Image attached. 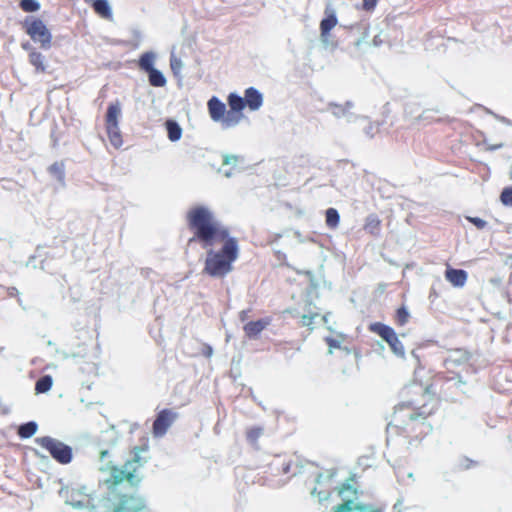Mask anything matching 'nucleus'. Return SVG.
<instances>
[{
    "label": "nucleus",
    "instance_id": "obj_1",
    "mask_svg": "<svg viewBox=\"0 0 512 512\" xmlns=\"http://www.w3.org/2000/svg\"><path fill=\"white\" fill-rule=\"evenodd\" d=\"M185 218L192 233L188 244L198 243L203 249H207L203 274L212 278H225L233 271V265L239 257L238 239L230 235L229 229L206 206L190 208Z\"/></svg>",
    "mask_w": 512,
    "mask_h": 512
},
{
    "label": "nucleus",
    "instance_id": "obj_2",
    "mask_svg": "<svg viewBox=\"0 0 512 512\" xmlns=\"http://www.w3.org/2000/svg\"><path fill=\"white\" fill-rule=\"evenodd\" d=\"M445 377L437 375L433 384L429 385L418 402H402L395 406L386 431L390 439L402 437L410 446H417L433 431L429 419L439 409V399L430 392L434 386L442 383Z\"/></svg>",
    "mask_w": 512,
    "mask_h": 512
},
{
    "label": "nucleus",
    "instance_id": "obj_3",
    "mask_svg": "<svg viewBox=\"0 0 512 512\" xmlns=\"http://www.w3.org/2000/svg\"><path fill=\"white\" fill-rule=\"evenodd\" d=\"M149 449L147 443L135 446L132 451V458L127 460L123 468L117 466L110 467V476L105 480V485L109 493L116 494L118 487L127 481L131 486H137L140 483V478L136 475L137 470L147 462V458L142 454L146 453Z\"/></svg>",
    "mask_w": 512,
    "mask_h": 512
},
{
    "label": "nucleus",
    "instance_id": "obj_4",
    "mask_svg": "<svg viewBox=\"0 0 512 512\" xmlns=\"http://www.w3.org/2000/svg\"><path fill=\"white\" fill-rule=\"evenodd\" d=\"M22 28L25 33L35 43H39L40 47L44 50H48L52 46V33L38 17H26L22 22Z\"/></svg>",
    "mask_w": 512,
    "mask_h": 512
},
{
    "label": "nucleus",
    "instance_id": "obj_5",
    "mask_svg": "<svg viewBox=\"0 0 512 512\" xmlns=\"http://www.w3.org/2000/svg\"><path fill=\"white\" fill-rule=\"evenodd\" d=\"M35 442L49 452L58 463L65 465L71 462L73 457L72 448L67 444L50 436L38 437Z\"/></svg>",
    "mask_w": 512,
    "mask_h": 512
},
{
    "label": "nucleus",
    "instance_id": "obj_6",
    "mask_svg": "<svg viewBox=\"0 0 512 512\" xmlns=\"http://www.w3.org/2000/svg\"><path fill=\"white\" fill-rule=\"evenodd\" d=\"M120 114V105L118 102H116L108 106L105 117V126L108 139L111 145L116 149L120 148L123 144L122 135L118 126V119Z\"/></svg>",
    "mask_w": 512,
    "mask_h": 512
},
{
    "label": "nucleus",
    "instance_id": "obj_7",
    "mask_svg": "<svg viewBox=\"0 0 512 512\" xmlns=\"http://www.w3.org/2000/svg\"><path fill=\"white\" fill-rule=\"evenodd\" d=\"M155 54L153 52L143 53L138 60L140 70L148 74L149 84L153 87H164L167 83L161 71L154 68Z\"/></svg>",
    "mask_w": 512,
    "mask_h": 512
},
{
    "label": "nucleus",
    "instance_id": "obj_8",
    "mask_svg": "<svg viewBox=\"0 0 512 512\" xmlns=\"http://www.w3.org/2000/svg\"><path fill=\"white\" fill-rule=\"evenodd\" d=\"M369 331L380 336L387 342L391 350L398 356L405 354V349L402 342L399 340L393 328L381 322H374L369 325Z\"/></svg>",
    "mask_w": 512,
    "mask_h": 512
},
{
    "label": "nucleus",
    "instance_id": "obj_9",
    "mask_svg": "<svg viewBox=\"0 0 512 512\" xmlns=\"http://www.w3.org/2000/svg\"><path fill=\"white\" fill-rule=\"evenodd\" d=\"M177 418L178 413L173 409L166 408L159 411L152 425L153 436L156 438L163 437Z\"/></svg>",
    "mask_w": 512,
    "mask_h": 512
},
{
    "label": "nucleus",
    "instance_id": "obj_10",
    "mask_svg": "<svg viewBox=\"0 0 512 512\" xmlns=\"http://www.w3.org/2000/svg\"><path fill=\"white\" fill-rule=\"evenodd\" d=\"M228 104L230 110L226 114L225 126L231 127L239 123L242 118V110L245 108L244 98L231 93L228 96Z\"/></svg>",
    "mask_w": 512,
    "mask_h": 512
},
{
    "label": "nucleus",
    "instance_id": "obj_11",
    "mask_svg": "<svg viewBox=\"0 0 512 512\" xmlns=\"http://www.w3.org/2000/svg\"><path fill=\"white\" fill-rule=\"evenodd\" d=\"M326 17L320 22V39L325 46H336L331 42V30L338 24V19L332 9L325 10Z\"/></svg>",
    "mask_w": 512,
    "mask_h": 512
},
{
    "label": "nucleus",
    "instance_id": "obj_12",
    "mask_svg": "<svg viewBox=\"0 0 512 512\" xmlns=\"http://www.w3.org/2000/svg\"><path fill=\"white\" fill-rule=\"evenodd\" d=\"M144 507L141 498L135 495L122 494L118 497L115 512H139Z\"/></svg>",
    "mask_w": 512,
    "mask_h": 512
},
{
    "label": "nucleus",
    "instance_id": "obj_13",
    "mask_svg": "<svg viewBox=\"0 0 512 512\" xmlns=\"http://www.w3.org/2000/svg\"><path fill=\"white\" fill-rule=\"evenodd\" d=\"M334 512H383V508L371 504H355L352 499H344Z\"/></svg>",
    "mask_w": 512,
    "mask_h": 512
},
{
    "label": "nucleus",
    "instance_id": "obj_14",
    "mask_svg": "<svg viewBox=\"0 0 512 512\" xmlns=\"http://www.w3.org/2000/svg\"><path fill=\"white\" fill-rule=\"evenodd\" d=\"M22 48L28 51L29 63L34 67L36 73H45L47 70L45 56L37 51L30 43H23Z\"/></svg>",
    "mask_w": 512,
    "mask_h": 512
},
{
    "label": "nucleus",
    "instance_id": "obj_15",
    "mask_svg": "<svg viewBox=\"0 0 512 512\" xmlns=\"http://www.w3.org/2000/svg\"><path fill=\"white\" fill-rule=\"evenodd\" d=\"M208 110L210 117L213 121H221L225 125L226 119V106L223 102H221L217 97H212L208 101Z\"/></svg>",
    "mask_w": 512,
    "mask_h": 512
},
{
    "label": "nucleus",
    "instance_id": "obj_16",
    "mask_svg": "<svg viewBox=\"0 0 512 512\" xmlns=\"http://www.w3.org/2000/svg\"><path fill=\"white\" fill-rule=\"evenodd\" d=\"M445 279L453 286L457 288L463 287L468 279V273L463 269H456L447 266L445 270Z\"/></svg>",
    "mask_w": 512,
    "mask_h": 512
},
{
    "label": "nucleus",
    "instance_id": "obj_17",
    "mask_svg": "<svg viewBox=\"0 0 512 512\" xmlns=\"http://www.w3.org/2000/svg\"><path fill=\"white\" fill-rule=\"evenodd\" d=\"M270 322L269 318L250 321L243 326V331L248 338H257Z\"/></svg>",
    "mask_w": 512,
    "mask_h": 512
},
{
    "label": "nucleus",
    "instance_id": "obj_18",
    "mask_svg": "<svg viewBox=\"0 0 512 512\" xmlns=\"http://www.w3.org/2000/svg\"><path fill=\"white\" fill-rule=\"evenodd\" d=\"M244 101L245 105H247L250 110L254 111L261 107L263 103V97L257 89L250 87L245 90Z\"/></svg>",
    "mask_w": 512,
    "mask_h": 512
},
{
    "label": "nucleus",
    "instance_id": "obj_19",
    "mask_svg": "<svg viewBox=\"0 0 512 512\" xmlns=\"http://www.w3.org/2000/svg\"><path fill=\"white\" fill-rule=\"evenodd\" d=\"M382 222L375 214L369 215L364 223L363 229L372 236H379L381 232Z\"/></svg>",
    "mask_w": 512,
    "mask_h": 512
},
{
    "label": "nucleus",
    "instance_id": "obj_20",
    "mask_svg": "<svg viewBox=\"0 0 512 512\" xmlns=\"http://www.w3.org/2000/svg\"><path fill=\"white\" fill-rule=\"evenodd\" d=\"M165 128L167 130L168 139L172 142H176L182 137V128L180 125L172 119H168L165 122Z\"/></svg>",
    "mask_w": 512,
    "mask_h": 512
},
{
    "label": "nucleus",
    "instance_id": "obj_21",
    "mask_svg": "<svg viewBox=\"0 0 512 512\" xmlns=\"http://www.w3.org/2000/svg\"><path fill=\"white\" fill-rule=\"evenodd\" d=\"M93 9L95 13L105 19H110L112 11L107 0H95L93 1Z\"/></svg>",
    "mask_w": 512,
    "mask_h": 512
},
{
    "label": "nucleus",
    "instance_id": "obj_22",
    "mask_svg": "<svg viewBox=\"0 0 512 512\" xmlns=\"http://www.w3.org/2000/svg\"><path fill=\"white\" fill-rule=\"evenodd\" d=\"M53 384L52 377L50 375H45L39 378L35 384V392L37 394H42L48 392Z\"/></svg>",
    "mask_w": 512,
    "mask_h": 512
},
{
    "label": "nucleus",
    "instance_id": "obj_23",
    "mask_svg": "<svg viewBox=\"0 0 512 512\" xmlns=\"http://www.w3.org/2000/svg\"><path fill=\"white\" fill-rule=\"evenodd\" d=\"M37 424L33 421L22 424L18 428V435L20 438L26 439L32 437L37 431Z\"/></svg>",
    "mask_w": 512,
    "mask_h": 512
},
{
    "label": "nucleus",
    "instance_id": "obj_24",
    "mask_svg": "<svg viewBox=\"0 0 512 512\" xmlns=\"http://www.w3.org/2000/svg\"><path fill=\"white\" fill-rule=\"evenodd\" d=\"M325 217L326 225L329 228L335 229L338 227L340 222V215L335 208H328L326 210Z\"/></svg>",
    "mask_w": 512,
    "mask_h": 512
},
{
    "label": "nucleus",
    "instance_id": "obj_25",
    "mask_svg": "<svg viewBox=\"0 0 512 512\" xmlns=\"http://www.w3.org/2000/svg\"><path fill=\"white\" fill-rule=\"evenodd\" d=\"M394 320H395V323L398 326H404L408 322V320H409V313H408L407 309L404 306L399 307L396 310V313H395V316H394Z\"/></svg>",
    "mask_w": 512,
    "mask_h": 512
},
{
    "label": "nucleus",
    "instance_id": "obj_26",
    "mask_svg": "<svg viewBox=\"0 0 512 512\" xmlns=\"http://www.w3.org/2000/svg\"><path fill=\"white\" fill-rule=\"evenodd\" d=\"M20 8L24 12H36L40 9V4L36 0H20Z\"/></svg>",
    "mask_w": 512,
    "mask_h": 512
},
{
    "label": "nucleus",
    "instance_id": "obj_27",
    "mask_svg": "<svg viewBox=\"0 0 512 512\" xmlns=\"http://www.w3.org/2000/svg\"><path fill=\"white\" fill-rule=\"evenodd\" d=\"M338 494L342 497L348 496V497H356L357 496V489L350 483H343L338 488Z\"/></svg>",
    "mask_w": 512,
    "mask_h": 512
},
{
    "label": "nucleus",
    "instance_id": "obj_28",
    "mask_svg": "<svg viewBox=\"0 0 512 512\" xmlns=\"http://www.w3.org/2000/svg\"><path fill=\"white\" fill-rule=\"evenodd\" d=\"M500 200L503 205L512 207V187H506L502 190Z\"/></svg>",
    "mask_w": 512,
    "mask_h": 512
},
{
    "label": "nucleus",
    "instance_id": "obj_29",
    "mask_svg": "<svg viewBox=\"0 0 512 512\" xmlns=\"http://www.w3.org/2000/svg\"><path fill=\"white\" fill-rule=\"evenodd\" d=\"M263 429L261 427H251L246 431V437L249 441L255 442L261 436Z\"/></svg>",
    "mask_w": 512,
    "mask_h": 512
},
{
    "label": "nucleus",
    "instance_id": "obj_30",
    "mask_svg": "<svg viewBox=\"0 0 512 512\" xmlns=\"http://www.w3.org/2000/svg\"><path fill=\"white\" fill-rule=\"evenodd\" d=\"M466 219L472 223L478 229H484L487 226V222L479 217H466Z\"/></svg>",
    "mask_w": 512,
    "mask_h": 512
},
{
    "label": "nucleus",
    "instance_id": "obj_31",
    "mask_svg": "<svg viewBox=\"0 0 512 512\" xmlns=\"http://www.w3.org/2000/svg\"><path fill=\"white\" fill-rule=\"evenodd\" d=\"M378 0H363L362 9L367 12H371L377 6Z\"/></svg>",
    "mask_w": 512,
    "mask_h": 512
},
{
    "label": "nucleus",
    "instance_id": "obj_32",
    "mask_svg": "<svg viewBox=\"0 0 512 512\" xmlns=\"http://www.w3.org/2000/svg\"><path fill=\"white\" fill-rule=\"evenodd\" d=\"M50 172L56 174L61 178L63 176V165L61 163H54L49 168Z\"/></svg>",
    "mask_w": 512,
    "mask_h": 512
},
{
    "label": "nucleus",
    "instance_id": "obj_33",
    "mask_svg": "<svg viewBox=\"0 0 512 512\" xmlns=\"http://www.w3.org/2000/svg\"><path fill=\"white\" fill-rule=\"evenodd\" d=\"M326 342L329 345V347H331V348H339L340 347V344L335 339L327 338Z\"/></svg>",
    "mask_w": 512,
    "mask_h": 512
},
{
    "label": "nucleus",
    "instance_id": "obj_34",
    "mask_svg": "<svg viewBox=\"0 0 512 512\" xmlns=\"http://www.w3.org/2000/svg\"><path fill=\"white\" fill-rule=\"evenodd\" d=\"M290 466H291L290 462L283 464V468H282L283 473H285V474L289 473L291 471Z\"/></svg>",
    "mask_w": 512,
    "mask_h": 512
},
{
    "label": "nucleus",
    "instance_id": "obj_35",
    "mask_svg": "<svg viewBox=\"0 0 512 512\" xmlns=\"http://www.w3.org/2000/svg\"><path fill=\"white\" fill-rule=\"evenodd\" d=\"M311 320H312V317H309V316H307V315H304V316L302 317L303 325H308V324L311 322Z\"/></svg>",
    "mask_w": 512,
    "mask_h": 512
},
{
    "label": "nucleus",
    "instance_id": "obj_36",
    "mask_svg": "<svg viewBox=\"0 0 512 512\" xmlns=\"http://www.w3.org/2000/svg\"><path fill=\"white\" fill-rule=\"evenodd\" d=\"M108 454H109V452H108L107 450H102V451L100 452V459H101V460H104V459H105V457H107V456H108Z\"/></svg>",
    "mask_w": 512,
    "mask_h": 512
},
{
    "label": "nucleus",
    "instance_id": "obj_37",
    "mask_svg": "<svg viewBox=\"0 0 512 512\" xmlns=\"http://www.w3.org/2000/svg\"><path fill=\"white\" fill-rule=\"evenodd\" d=\"M248 312H249V311H242V312L240 313V319H241L242 321H244V320L247 318V316H248Z\"/></svg>",
    "mask_w": 512,
    "mask_h": 512
},
{
    "label": "nucleus",
    "instance_id": "obj_38",
    "mask_svg": "<svg viewBox=\"0 0 512 512\" xmlns=\"http://www.w3.org/2000/svg\"><path fill=\"white\" fill-rule=\"evenodd\" d=\"M212 353V348L211 347H208V350H206V355L207 356H210Z\"/></svg>",
    "mask_w": 512,
    "mask_h": 512
},
{
    "label": "nucleus",
    "instance_id": "obj_39",
    "mask_svg": "<svg viewBox=\"0 0 512 512\" xmlns=\"http://www.w3.org/2000/svg\"><path fill=\"white\" fill-rule=\"evenodd\" d=\"M212 353V348L211 347H208V350H206V355L207 356H210Z\"/></svg>",
    "mask_w": 512,
    "mask_h": 512
},
{
    "label": "nucleus",
    "instance_id": "obj_40",
    "mask_svg": "<svg viewBox=\"0 0 512 512\" xmlns=\"http://www.w3.org/2000/svg\"><path fill=\"white\" fill-rule=\"evenodd\" d=\"M317 495H318V497H319V499H320V500H322V499H326V498H327V496L321 497V492H318V493H317Z\"/></svg>",
    "mask_w": 512,
    "mask_h": 512
},
{
    "label": "nucleus",
    "instance_id": "obj_41",
    "mask_svg": "<svg viewBox=\"0 0 512 512\" xmlns=\"http://www.w3.org/2000/svg\"><path fill=\"white\" fill-rule=\"evenodd\" d=\"M452 363H455V361H454V360H452V359L447 360V364H448V365H449V364H452Z\"/></svg>",
    "mask_w": 512,
    "mask_h": 512
},
{
    "label": "nucleus",
    "instance_id": "obj_42",
    "mask_svg": "<svg viewBox=\"0 0 512 512\" xmlns=\"http://www.w3.org/2000/svg\"><path fill=\"white\" fill-rule=\"evenodd\" d=\"M316 493H317V492H316V489H314V490L312 491V494H313V495H315Z\"/></svg>",
    "mask_w": 512,
    "mask_h": 512
}]
</instances>
